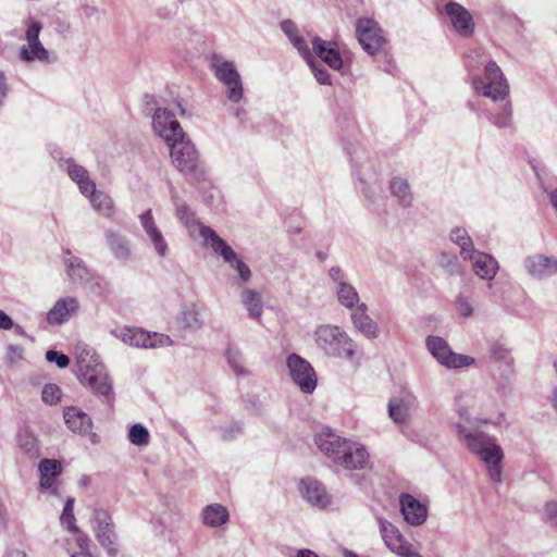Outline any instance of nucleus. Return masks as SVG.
I'll return each instance as SVG.
<instances>
[{
    "label": "nucleus",
    "instance_id": "obj_18",
    "mask_svg": "<svg viewBox=\"0 0 557 557\" xmlns=\"http://www.w3.org/2000/svg\"><path fill=\"white\" fill-rule=\"evenodd\" d=\"M335 463L346 470H362L369 465V453L363 446L350 442Z\"/></svg>",
    "mask_w": 557,
    "mask_h": 557
},
{
    "label": "nucleus",
    "instance_id": "obj_59",
    "mask_svg": "<svg viewBox=\"0 0 557 557\" xmlns=\"http://www.w3.org/2000/svg\"><path fill=\"white\" fill-rule=\"evenodd\" d=\"M13 327L12 319L2 310H0V329L11 330Z\"/></svg>",
    "mask_w": 557,
    "mask_h": 557
},
{
    "label": "nucleus",
    "instance_id": "obj_17",
    "mask_svg": "<svg viewBox=\"0 0 557 557\" xmlns=\"http://www.w3.org/2000/svg\"><path fill=\"white\" fill-rule=\"evenodd\" d=\"M315 444L323 455L332 459L333 462L339 458L343 450L351 441L342 438L331 430H324L315 435Z\"/></svg>",
    "mask_w": 557,
    "mask_h": 557
},
{
    "label": "nucleus",
    "instance_id": "obj_49",
    "mask_svg": "<svg viewBox=\"0 0 557 557\" xmlns=\"http://www.w3.org/2000/svg\"><path fill=\"white\" fill-rule=\"evenodd\" d=\"M66 164L67 174L75 183L82 181L83 178H86V176L89 175L88 171L84 166L74 163L73 160H67Z\"/></svg>",
    "mask_w": 557,
    "mask_h": 557
},
{
    "label": "nucleus",
    "instance_id": "obj_33",
    "mask_svg": "<svg viewBox=\"0 0 557 557\" xmlns=\"http://www.w3.org/2000/svg\"><path fill=\"white\" fill-rule=\"evenodd\" d=\"M61 471L62 466L59 460L42 459L39 463L40 486L42 488H50L54 479L60 475Z\"/></svg>",
    "mask_w": 557,
    "mask_h": 557
},
{
    "label": "nucleus",
    "instance_id": "obj_2",
    "mask_svg": "<svg viewBox=\"0 0 557 557\" xmlns=\"http://www.w3.org/2000/svg\"><path fill=\"white\" fill-rule=\"evenodd\" d=\"M459 438L468 449L488 465V474L494 482L502 481L500 462L504 454L495 438L474 428V420L466 410H459V422L455 424Z\"/></svg>",
    "mask_w": 557,
    "mask_h": 557
},
{
    "label": "nucleus",
    "instance_id": "obj_46",
    "mask_svg": "<svg viewBox=\"0 0 557 557\" xmlns=\"http://www.w3.org/2000/svg\"><path fill=\"white\" fill-rule=\"evenodd\" d=\"M225 356H226L227 362H228L230 367L233 369V371L237 375L244 374L240 351L233 346H228L226 349Z\"/></svg>",
    "mask_w": 557,
    "mask_h": 557
},
{
    "label": "nucleus",
    "instance_id": "obj_44",
    "mask_svg": "<svg viewBox=\"0 0 557 557\" xmlns=\"http://www.w3.org/2000/svg\"><path fill=\"white\" fill-rule=\"evenodd\" d=\"M74 507V498H67L65 502L62 515H61V523L66 527V529L72 533H78L79 530L75 524V517L73 512Z\"/></svg>",
    "mask_w": 557,
    "mask_h": 557
},
{
    "label": "nucleus",
    "instance_id": "obj_57",
    "mask_svg": "<svg viewBox=\"0 0 557 557\" xmlns=\"http://www.w3.org/2000/svg\"><path fill=\"white\" fill-rule=\"evenodd\" d=\"M330 278L336 283V285H341V283H347L345 281V274L339 267H332L329 271Z\"/></svg>",
    "mask_w": 557,
    "mask_h": 557
},
{
    "label": "nucleus",
    "instance_id": "obj_29",
    "mask_svg": "<svg viewBox=\"0 0 557 557\" xmlns=\"http://www.w3.org/2000/svg\"><path fill=\"white\" fill-rule=\"evenodd\" d=\"M176 322L180 327L190 332L199 331L205 324L201 312L195 304L185 306L178 313Z\"/></svg>",
    "mask_w": 557,
    "mask_h": 557
},
{
    "label": "nucleus",
    "instance_id": "obj_58",
    "mask_svg": "<svg viewBox=\"0 0 557 557\" xmlns=\"http://www.w3.org/2000/svg\"><path fill=\"white\" fill-rule=\"evenodd\" d=\"M9 87L7 84V77L3 72H0V108L3 106L4 100L8 96Z\"/></svg>",
    "mask_w": 557,
    "mask_h": 557
},
{
    "label": "nucleus",
    "instance_id": "obj_13",
    "mask_svg": "<svg viewBox=\"0 0 557 557\" xmlns=\"http://www.w3.org/2000/svg\"><path fill=\"white\" fill-rule=\"evenodd\" d=\"M96 521L95 532L96 539L99 544L104 547L108 554L112 557L117 555V547L115 544V533L112 530L111 517L102 509H96L94 512Z\"/></svg>",
    "mask_w": 557,
    "mask_h": 557
},
{
    "label": "nucleus",
    "instance_id": "obj_51",
    "mask_svg": "<svg viewBox=\"0 0 557 557\" xmlns=\"http://www.w3.org/2000/svg\"><path fill=\"white\" fill-rule=\"evenodd\" d=\"M46 359L49 362H55V364L60 369H65L70 364V358L66 355L59 352L57 350H48L46 352Z\"/></svg>",
    "mask_w": 557,
    "mask_h": 557
},
{
    "label": "nucleus",
    "instance_id": "obj_14",
    "mask_svg": "<svg viewBox=\"0 0 557 557\" xmlns=\"http://www.w3.org/2000/svg\"><path fill=\"white\" fill-rule=\"evenodd\" d=\"M139 221L154 252L160 258H166L170 252V247L162 232L159 230L154 222L151 209H148L145 212H143L139 215Z\"/></svg>",
    "mask_w": 557,
    "mask_h": 557
},
{
    "label": "nucleus",
    "instance_id": "obj_40",
    "mask_svg": "<svg viewBox=\"0 0 557 557\" xmlns=\"http://www.w3.org/2000/svg\"><path fill=\"white\" fill-rule=\"evenodd\" d=\"M18 447L32 459H36L40 455L37 438L28 431H21L17 434Z\"/></svg>",
    "mask_w": 557,
    "mask_h": 557
},
{
    "label": "nucleus",
    "instance_id": "obj_37",
    "mask_svg": "<svg viewBox=\"0 0 557 557\" xmlns=\"http://www.w3.org/2000/svg\"><path fill=\"white\" fill-rule=\"evenodd\" d=\"M392 194L398 199L403 207H410L412 203V194L408 182L400 177H394L389 185Z\"/></svg>",
    "mask_w": 557,
    "mask_h": 557
},
{
    "label": "nucleus",
    "instance_id": "obj_41",
    "mask_svg": "<svg viewBox=\"0 0 557 557\" xmlns=\"http://www.w3.org/2000/svg\"><path fill=\"white\" fill-rule=\"evenodd\" d=\"M450 239L460 247V253L465 260H467L469 253L475 251L472 239L466 230L455 228L450 233Z\"/></svg>",
    "mask_w": 557,
    "mask_h": 557
},
{
    "label": "nucleus",
    "instance_id": "obj_43",
    "mask_svg": "<svg viewBox=\"0 0 557 557\" xmlns=\"http://www.w3.org/2000/svg\"><path fill=\"white\" fill-rule=\"evenodd\" d=\"M488 120L497 127H511L512 110L510 103H506L498 113L488 115Z\"/></svg>",
    "mask_w": 557,
    "mask_h": 557
},
{
    "label": "nucleus",
    "instance_id": "obj_48",
    "mask_svg": "<svg viewBox=\"0 0 557 557\" xmlns=\"http://www.w3.org/2000/svg\"><path fill=\"white\" fill-rule=\"evenodd\" d=\"M306 61L308 62L310 69L312 70V73H313L315 79L320 84H322V85L331 84V76H330L329 72L321 64H319L315 60H313L312 55L309 60H306Z\"/></svg>",
    "mask_w": 557,
    "mask_h": 557
},
{
    "label": "nucleus",
    "instance_id": "obj_26",
    "mask_svg": "<svg viewBox=\"0 0 557 557\" xmlns=\"http://www.w3.org/2000/svg\"><path fill=\"white\" fill-rule=\"evenodd\" d=\"M106 240L111 253L121 262H127L132 258L131 240L116 231H106Z\"/></svg>",
    "mask_w": 557,
    "mask_h": 557
},
{
    "label": "nucleus",
    "instance_id": "obj_60",
    "mask_svg": "<svg viewBox=\"0 0 557 557\" xmlns=\"http://www.w3.org/2000/svg\"><path fill=\"white\" fill-rule=\"evenodd\" d=\"M242 431V426L238 423L233 424L230 430H225L223 434L224 440H230L233 437V433H239Z\"/></svg>",
    "mask_w": 557,
    "mask_h": 557
},
{
    "label": "nucleus",
    "instance_id": "obj_54",
    "mask_svg": "<svg viewBox=\"0 0 557 557\" xmlns=\"http://www.w3.org/2000/svg\"><path fill=\"white\" fill-rule=\"evenodd\" d=\"M545 521L552 527H557V502H547L545 505Z\"/></svg>",
    "mask_w": 557,
    "mask_h": 557
},
{
    "label": "nucleus",
    "instance_id": "obj_12",
    "mask_svg": "<svg viewBox=\"0 0 557 557\" xmlns=\"http://www.w3.org/2000/svg\"><path fill=\"white\" fill-rule=\"evenodd\" d=\"M380 531L385 545L401 557H421L411 549V545L405 541L399 530L391 522L380 519Z\"/></svg>",
    "mask_w": 557,
    "mask_h": 557
},
{
    "label": "nucleus",
    "instance_id": "obj_35",
    "mask_svg": "<svg viewBox=\"0 0 557 557\" xmlns=\"http://www.w3.org/2000/svg\"><path fill=\"white\" fill-rule=\"evenodd\" d=\"M48 50L38 40L30 41L28 45L22 46L20 50V58L23 61L30 62L39 60L41 62H50Z\"/></svg>",
    "mask_w": 557,
    "mask_h": 557
},
{
    "label": "nucleus",
    "instance_id": "obj_8",
    "mask_svg": "<svg viewBox=\"0 0 557 557\" xmlns=\"http://www.w3.org/2000/svg\"><path fill=\"white\" fill-rule=\"evenodd\" d=\"M356 37L362 49L370 55L376 54L385 44L379 23L368 17L357 20Z\"/></svg>",
    "mask_w": 557,
    "mask_h": 557
},
{
    "label": "nucleus",
    "instance_id": "obj_45",
    "mask_svg": "<svg viewBox=\"0 0 557 557\" xmlns=\"http://www.w3.org/2000/svg\"><path fill=\"white\" fill-rule=\"evenodd\" d=\"M84 283L96 296H104L108 293V283L99 275L90 273Z\"/></svg>",
    "mask_w": 557,
    "mask_h": 557
},
{
    "label": "nucleus",
    "instance_id": "obj_1",
    "mask_svg": "<svg viewBox=\"0 0 557 557\" xmlns=\"http://www.w3.org/2000/svg\"><path fill=\"white\" fill-rule=\"evenodd\" d=\"M153 127L171 146V158L174 166L184 174L196 178L203 175L199 154L195 145L186 137L181 124L166 109H158L153 115Z\"/></svg>",
    "mask_w": 557,
    "mask_h": 557
},
{
    "label": "nucleus",
    "instance_id": "obj_55",
    "mask_svg": "<svg viewBox=\"0 0 557 557\" xmlns=\"http://www.w3.org/2000/svg\"><path fill=\"white\" fill-rule=\"evenodd\" d=\"M76 184L78 185L81 193L85 196L91 197L97 191L96 184L90 180L89 175L86 176V178L78 181Z\"/></svg>",
    "mask_w": 557,
    "mask_h": 557
},
{
    "label": "nucleus",
    "instance_id": "obj_4",
    "mask_svg": "<svg viewBox=\"0 0 557 557\" xmlns=\"http://www.w3.org/2000/svg\"><path fill=\"white\" fill-rule=\"evenodd\" d=\"M79 370V380L82 384L88 386L98 397H103L106 404L112 408L114 403V392L112 381L108 375L104 366L92 357L86 360L83 354L77 360Z\"/></svg>",
    "mask_w": 557,
    "mask_h": 557
},
{
    "label": "nucleus",
    "instance_id": "obj_38",
    "mask_svg": "<svg viewBox=\"0 0 557 557\" xmlns=\"http://www.w3.org/2000/svg\"><path fill=\"white\" fill-rule=\"evenodd\" d=\"M92 208L106 218H111L114 214V203L112 198L104 191H96L90 197Z\"/></svg>",
    "mask_w": 557,
    "mask_h": 557
},
{
    "label": "nucleus",
    "instance_id": "obj_39",
    "mask_svg": "<svg viewBox=\"0 0 557 557\" xmlns=\"http://www.w3.org/2000/svg\"><path fill=\"white\" fill-rule=\"evenodd\" d=\"M121 339L134 347L148 348L150 333L141 329H126L122 332Z\"/></svg>",
    "mask_w": 557,
    "mask_h": 557
},
{
    "label": "nucleus",
    "instance_id": "obj_16",
    "mask_svg": "<svg viewBox=\"0 0 557 557\" xmlns=\"http://www.w3.org/2000/svg\"><path fill=\"white\" fill-rule=\"evenodd\" d=\"M455 30L462 37H470L474 32V22L470 12L461 4L449 1L445 5Z\"/></svg>",
    "mask_w": 557,
    "mask_h": 557
},
{
    "label": "nucleus",
    "instance_id": "obj_3",
    "mask_svg": "<svg viewBox=\"0 0 557 557\" xmlns=\"http://www.w3.org/2000/svg\"><path fill=\"white\" fill-rule=\"evenodd\" d=\"M314 341L325 355L357 363V344L339 326L323 324L315 329Z\"/></svg>",
    "mask_w": 557,
    "mask_h": 557
},
{
    "label": "nucleus",
    "instance_id": "obj_32",
    "mask_svg": "<svg viewBox=\"0 0 557 557\" xmlns=\"http://www.w3.org/2000/svg\"><path fill=\"white\" fill-rule=\"evenodd\" d=\"M240 300L252 319H260L263 313V300L259 292L245 288L240 293Z\"/></svg>",
    "mask_w": 557,
    "mask_h": 557
},
{
    "label": "nucleus",
    "instance_id": "obj_27",
    "mask_svg": "<svg viewBox=\"0 0 557 557\" xmlns=\"http://www.w3.org/2000/svg\"><path fill=\"white\" fill-rule=\"evenodd\" d=\"M79 308V304L74 297L59 299L47 313V320L50 324H62L70 319Z\"/></svg>",
    "mask_w": 557,
    "mask_h": 557
},
{
    "label": "nucleus",
    "instance_id": "obj_42",
    "mask_svg": "<svg viewBox=\"0 0 557 557\" xmlns=\"http://www.w3.org/2000/svg\"><path fill=\"white\" fill-rule=\"evenodd\" d=\"M128 440L136 446H146L149 444L150 435L147 428L140 423H135L129 429Z\"/></svg>",
    "mask_w": 557,
    "mask_h": 557
},
{
    "label": "nucleus",
    "instance_id": "obj_28",
    "mask_svg": "<svg viewBox=\"0 0 557 557\" xmlns=\"http://www.w3.org/2000/svg\"><path fill=\"white\" fill-rule=\"evenodd\" d=\"M281 30L287 36L293 47L297 49L305 60H309L311 58V49L309 48L306 39L299 34L297 25L292 20L282 21Z\"/></svg>",
    "mask_w": 557,
    "mask_h": 557
},
{
    "label": "nucleus",
    "instance_id": "obj_36",
    "mask_svg": "<svg viewBox=\"0 0 557 557\" xmlns=\"http://www.w3.org/2000/svg\"><path fill=\"white\" fill-rule=\"evenodd\" d=\"M335 293L338 302L349 310H354L359 302V295L356 288L349 283H341L336 285Z\"/></svg>",
    "mask_w": 557,
    "mask_h": 557
},
{
    "label": "nucleus",
    "instance_id": "obj_22",
    "mask_svg": "<svg viewBox=\"0 0 557 557\" xmlns=\"http://www.w3.org/2000/svg\"><path fill=\"white\" fill-rule=\"evenodd\" d=\"M368 306L364 302L358 305L351 312V322L366 338L375 339L379 336L376 322L367 313Z\"/></svg>",
    "mask_w": 557,
    "mask_h": 557
},
{
    "label": "nucleus",
    "instance_id": "obj_63",
    "mask_svg": "<svg viewBox=\"0 0 557 557\" xmlns=\"http://www.w3.org/2000/svg\"><path fill=\"white\" fill-rule=\"evenodd\" d=\"M8 557H27L25 553L21 550H12L8 554Z\"/></svg>",
    "mask_w": 557,
    "mask_h": 557
},
{
    "label": "nucleus",
    "instance_id": "obj_21",
    "mask_svg": "<svg viewBox=\"0 0 557 557\" xmlns=\"http://www.w3.org/2000/svg\"><path fill=\"white\" fill-rule=\"evenodd\" d=\"M530 275L542 280L557 273V258L545 255L530 256L524 261Z\"/></svg>",
    "mask_w": 557,
    "mask_h": 557
},
{
    "label": "nucleus",
    "instance_id": "obj_34",
    "mask_svg": "<svg viewBox=\"0 0 557 557\" xmlns=\"http://www.w3.org/2000/svg\"><path fill=\"white\" fill-rule=\"evenodd\" d=\"M228 520L227 509L220 504L208 505L202 510V522L206 525L216 528Z\"/></svg>",
    "mask_w": 557,
    "mask_h": 557
},
{
    "label": "nucleus",
    "instance_id": "obj_30",
    "mask_svg": "<svg viewBox=\"0 0 557 557\" xmlns=\"http://www.w3.org/2000/svg\"><path fill=\"white\" fill-rule=\"evenodd\" d=\"M65 253L67 257L64 259V264L67 276L73 283H84L91 272L81 258L72 255L70 249H66Z\"/></svg>",
    "mask_w": 557,
    "mask_h": 557
},
{
    "label": "nucleus",
    "instance_id": "obj_47",
    "mask_svg": "<svg viewBox=\"0 0 557 557\" xmlns=\"http://www.w3.org/2000/svg\"><path fill=\"white\" fill-rule=\"evenodd\" d=\"M61 389L55 384H46L41 392L42 401L47 405H55L61 399Z\"/></svg>",
    "mask_w": 557,
    "mask_h": 557
},
{
    "label": "nucleus",
    "instance_id": "obj_50",
    "mask_svg": "<svg viewBox=\"0 0 557 557\" xmlns=\"http://www.w3.org/2000/svg\"><path fill=\"white\" fill-rule=\"evenodd\" d=\"M173 344L169 335L161 333H150V341H148V348L168 347Z\"/></svg>",
    "mask_w": 557,
    "mask_h": 557
},
{
    "label": "nucleus",
    "instance_id": "obj_19",
    "mask_svg": "<svg viewBox=\"0 0 557 557\" xmlns=\"http://www.w3.org/2000/svg\"><path fill=\"white\" fill-rule=\"evenodd\" d=\"M299 491L301 496L312 506L325 508L331 504V497L321 482L312 478L300 481Z\"/></svg>",
    "mask_w": 557,
    "mask_h": 557
},
{
    "label": "nucleus",
    "instance_id": "obj_56",
    "mask_svg": "<svg viewBox=\"0 0 557 557\" xmlns=\"http://www.w3.org/2000/svg\"><path fill=\"white\" fill-rule=\"evenodd\" d=\"M42 28L40 22H34L26 30L25 39L27 42L35 41L39 39V33Z\"/></svg>",
    "mask_w": 557,
    "mask_h": 557
},
{
    "label": "nucleus",
    "instance_id": "obj_6",
    "mask_svg": "<svg viewBox=\"0 0 557 557\" xmlns=\"http://www.w3.org/2000/svg\"><path fill=\"white\" fill-rule=\"evenodd\" d=\"M211 69L215 77L226 86V95L230 101L237 103L243 99L244 88L239 73L235 64L223 60L219 55L211 59Z\"/></svg>",
    "mask_w": 557,
    "mask_h": 557
},
{
    "label": "nucleus",
    "instance_id": "obj_23",
    "mask_svg": "<svg viewBox=\"0 0 557 557\" xmlns=\"http://www.w3.org/2000/svg\"><path fill=\"white\" fill-rule=\"evenodd\" d=\"M401 513L411 525L422 524L428 517V509L419 500L409 494H403L399 498Z\"/></svg>",
    "mask_w": 557,
    "mask_h": 557
},
{
    "label": "nucleus",
    "instance_id": "obj_61",
    "mask_svg": "<svg viewBox=\"0 0 557 557\" xmlns=\"http://www.w3.org/2000/svg\"><path fill=\"white\" fill-rule=\"evenodd\" d=\"M90 540L86 534H81L77 539L78 546L82 549H86L88 547Z\"/></svg>",
    "mask_w": 557,
    "mask_h": 557
},
{
    "label": "nucleus",
    "instance_id": "obj_20",
    "mask_svg": "<svg viewBox=\"0 0 557 557\" xmlns=\"http://www.w3.org/2000/svg\"><path fill=\"white\" fill-rule=\"evenodd\" d=\"M311 44L315 55L331 69L339 71L343 67V59L335 41H326L319 36H314Z\"/></svg>",
    "mask_w": 557,
    "mask_h": 557
},
{
    "label": "nucleus",
    "instance_id": "obj_7",
    "mask_svg": "<svg viewBox=\"0 0 557 557\" xmlns=\"http://www.w3.org/2000/svg\"><path fill=\"white\" fill-rule=\"evenodd\" d=\"M425 344L430 354L448 369L470 367L475 362L473 357L453 351L448 343L440 336H428Z\"/></svg>",
    "mask_w": 557,
    "mask_h": 557
},
{
    "label": "nucleus",
    "instance_id": "obj_15",
    "mask_svg": "<svg viewBox=\"0 0 557 557\" xmlns=\"http://www.w3.org/2000/svg\"><path fill=\"white\" fill-rule=\"evenodd\" d=\"M417 406V398L412 395L393 397L387 406L388 416L394 423L407 425Z\"/></svg>",
    "mask_w": 557,
    "mask_h": 557
},
{
    "label": "nucleus",
    "instance_id": "obj_10",
    "mask_svg": "<svg viewBox=\"0 0 557 557\" xmlns=\"http://www.w3.org/2000/svg\"><path fill=\"white\" fill-rule=\"evenodd\" d=\"M491 359L505 368L504 374L498 381V391L506 395L511 391V380L515 374V359L510 349L500 341H492L488 344Z\"/></svg>",
    "mask_w": 557,
    "mask_h": 557
},
{
    "label": "nucleus",
    "instance_id": "obj_53",
    "mask_svg": "<svg viewBox=\"0 0 557 557\" xmlns=\"http://www.w3.org/2000/svg\"><path fill=\"white\" fill-rule=\"evenodd\" d=\"M456 308L463 318H470L473 314L472 305L466 297L459 296L457 298Z\"/></svg>",
    "mask_w": 557,
    "mask_h": 557
},
{
    "label": "nucleus",
    "instance_id": "obj_9",
    "mask_svg": "<svg viewBox=\"0 0 557 557\" xmlns=\"http://www.w3.org/2000/svg\"><path fill=\"white\" fill-rule=\"evenodd\" d=\"M203 235L210 237V247L214 252L219 253L223 260L230 264L231 268L238 272V276L243 282H248L251 278V271L249 267L236 255L233 248L222 239L214 230L202 228Z\"/></svg>",
    "mask_w": 557,
    "mask_h": 557
},
{
    "label": "nucleus",
    "instance_id": "obj_5",
    "mask_svg": "<svg viewBox=\"0 0 557 557\" xmlns=\"http://www.w3.org/2000/svg\"><path fill=\"white\" fill-rule=\"evenodd\" d=\"M474 89L482 94L484 97L492 98L493 100H503L509 92V86L499 66L491 61L485 66L483 77H475L473 79Z\"/></svg>",
    "mask_w": 557,
    "mask_h": 557
},
{
    "label": "nucleus",
    "instance_id": "obj_52",
    "mask_svg": "<svg viewBox=\"0 0 557 557\" xmlns=\"http://www.w3.org/2000/svg\"><path fill=\"white\" fill-rule=\"evenodd\" d=\"M441 264H442V267H444L447 270V272L450 275L460 273V267L457 263L456 258L453 256L443 253L441 257Z\"/></svg>",
    "mask_w": 557,
    "mask_h": 557
},
{
    "label": "nucleus",
    "instance_id": "obj_24",
    "mask_svg": "<svg viewBox=\"0 0 557 557\" xmlns=\"http://www.w3.org/2000/svg\"><path fill=\"white\" fill-rule=\"evenodd\" d=\"M467 260L471 261L473 272L483 280H492L497 273L498 263L487 253L475 250L469 253Z\"/></svg>",
    "mask_w": 557,
    "mask_h": 557
},
{
    "label": "nucleus",
    "instance_id": "obj_64",
    "mask_svg": "<svg viewBox=\"0 0 557 557\" xmlns=\"http://www.w3.org/2000/svg\"><path fill=\"white\" fill-rule=\"evenodd\" d=\"M552 403L555 409H557V386L554 388L553 395H552Z\"/></svg>",
    "mask_w": 557,
    "mask_h": 557
},
{
    "label": "nucleus",
    "instance_id": "obj_11",
    "mask_svg": "<svg viewBox=\"0 0 557 557\" xmlns=\"http://www.w3.org/2000/svg\"><path fill=\"white\" fill-rule=\"evenodd\" d=\"M287 368L293 381L301 392L310 394L315 389L317 375L307 360L293 354L287 358Z\"/></svg>",
    "mask_w": 557,
    "mask_h": 557
},
{
    "label": "nucleus",
    "instance_id": "obj_31",
    "mask_svg": "<svg viewBox=\"0 0 557 557\" xmlns=\"http://www.w3.org/2000/svg\"><path fill=\"white\" fill-rule=\"evenodd\" d=\"M176 215L184 223V225L188 228L190 236L195 237L196 233L209 245L210 237L203 235L202 228H210L209 226L203 225L199 221H197L194 216V213L185 203H176Z\"/></svg>",
    "mask_w": 557,
    "mask_h": 557
},
{
    "label": "nucleus",
    "instance_id": "obj_62",
    "mask_svg": "<svg viewBox=\"0 0 557 557\" xmlns=\"http://www.w3.org/2000/svg\"><path fill=\"white\" fill-rule=\"evenodd\" d=\"M297 557H319L313 550L311 549H299L297 553Z\"/></svg>",
    "mask_w": 557,
    "mask_h": 557
},
{
    "label": "nucleus",
    "instance_id": "obj_25",
    "mask_svg": "<svg viewBox=\"0 0 557 557\" xmlns=\"http://www.w3.org/2000/svg\"><path fill=\"white\" fill-rule=\"evenodd\" d=\"M63 418L67 428L74 433L87 435L91 433L92 421L90 417L77 407L64 409Z\"/></svg>",
    "mask_w": 557,
    "mask_h": 557
}]
</instances>
